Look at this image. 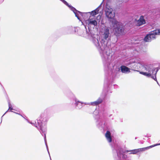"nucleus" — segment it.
<instances>
[{"mask_svg":"<svg viewBox=\"0 0 160 160\" xmlns=\"http://www.w3.org/2000/svg\"><path fill=\"white\" fill-rule=\"evenodd\" d=\"M93 42L98 48L100 49L99 51L100 53L102 54V57L104 58L106 60H108L111 57V53L110 49L107 46V42L102 39L101 42V46L100 45L98 39L96 38L93 39Z\"/></svg>","mask_w":160,"mask_h":160,"instance_id":"nucleus-1","label":"nucleus"},{"mask_svg":"<svg viewBox=\"0 0 160 160\" xmlns=\"http://www.w3.org/2000/svg\"><path fill=\"white\" fill-rule=\"evenodd\" d=\"M158 70L156 71L154 69L151 65H145L141 66V70L140 73L148 77L152 75H155V76H152V78L154 80H156V74Z\"/></svg>","mask_w":160,"mask_h":160,"instance_id":"nucleus-2","label":"nucleus"},{"mask_svg":"<svg viewBox=\"0 0 160 160\" xmlns=\"http://www.w3.org/2000/svg\"><path fill=\"white\" fill-rule=\"evenodd\" d=\"M62 1L64 4L68 6L69 8L74 13L76 17L78 19L81 20V17H82L84 19H86L88 18L87 15L89 14L88 12L82 13L79 11H77L75 8L68 4V2L64 0H60Z\"/></svg>","mask_w":160,"mask_h":160,"instance_id":"nucleus-3","label":"nucleus"},{"mask_svg":"<svg viewBox=\"0 0 160 160\" xmlns=\"http://www.w3.org/2000/svg\"><path fill=\"white\" fill-rule=\"evenodd\" d=\"M112 25L115 34L118 35L122 33L123 28L121 23L118 22L115 19H113L112 21Z\"/></svg>","mask_w":160,"mask_h":160,"instance_id":"nucleus-4","label":"nucleus"},{"mask_svg":"<svg viewBox=\"0 0 160 160\" xmlns=\"http://www.w3.org/2000/svg\"><path fill=\"white\" fill-rule=\"evenodd\" d=\"M142 64L141 60L138 59H134L132 60V62L130 64L129 67L132 69L137 71H139L138 70L141 71V66Z\"/></svg>","mask_w":160,"mask_h":160,"instance_id":"nucleus-5","label":"nucleus"},{"mask_svg":"<svg viewBox=\"0 0 160 160\" xmlns=\"http://www.w3.org/2000/svg\"><path fill=\"white\" fill-rule=\"evenodd\" d=\"M105 14L108 18H112L115 16V13L112 8L108 4H107L104 9Z\"/></svg>","mask_w":160,"mask_h":160,"instance_id":"nucleus-6","label":"nucleus"},{"mask_svg":"<svg viewBox=\"0 0 160 160\" xmlns=\"http://www.w3.org/2000/svg\"><path fill=\"white\" fill-rule=\"evenodd\" d=\"M155 30L152 31L151 33L148 35L144 38V40L146 42L151 41L152 40L155 38Z\"/></svg>","mask_w":160,"mask_h":160,"instance_id":"nucleus-7","label":"nucleus"},{"mask_svg":"<svg viewBox=\"0 0 160 160\" xmlns=\"http://www.w3.org/2000/svg\"><path fill=\"white\" fill-rule=\"evenodd\" d=\"M48 118L46 116H43V117L42 118L41 120L39 119L38 120V123H39L41 121H42L41 123L42 124L41 125L40 124V130L42 132H44L46 131V128L45 126L44 127L42 126V124L43 122H47L48 121Z\"/></svg>","mask_w":160,"mask_h":160,"instance_id":"nucleus-8","label":"nucleus"},{"mask_svg":"<svg viewBox=\"0 0 160 160\" xmlns=\"http://www.w3.org/2000/svg\"><path fill=\"white\" fill-rule=\"evenodd\" d=\"M101 32L102 33V38L106 40L108 38L110 34L109 29L108 28L105 27L103 29H102L101 30Z\"/></svg>","mask_w":160,"mask_h":160,"instance_id":"nucleus-9","label":"nucleus"},{"mask_svg":"<svg viewBox=\"0 0 160 160\" xmlns=\"http://www.w3.org/2000/svg\"><path fill=\"white\" fill-rule=\"evenodd\" d=\"M85 22L87 25L88 26H90L91 25H92L94 26H96L97 25V22L95 19L90 17V18L87 20H85Z\"/></svg>","mask_w":160,"mask_h":160,"instance_id":"nucleus-10","label":"nucleus"},{"mask_svg":"<svg viewBox=\"0 0 160 160\" xmlns=\"http://www.w3.org/2000/svg\"><path fill=\"white\" fill-rule=\"evenodd\" d=\"M103 101V99L101 98H99L97 101L90 103H85V105H89L92 106H96L101 103Z\"/></svg>","mask_w":160,"mask_h":160,"instance_id":"nucleus-11","label":"nucleus"},{"mask_svg":"<svg viewBox=\"0 0 160 160\" xmlns=\"http://www.w3.org/2000/svg\"><path fill=\"white\" fill-rule=\"evenodd\" d=\"M102 3V2L101 3L100 5L95 10L92 11L91 12H88L89 14L92 15L93 16L98 14L99 12V8L101 7V5Z\"/></svg>","mask_w":160,"mask_h":160,"instance_id":"nucleus-12","label":"nucleus"},{"mask_svg":"<svg viewBox=\"0 0 160 160\" xmlns=\"http://www.w3.org/2000/svg\"><path fill=\"white\" fill-rule=\"evenodd\" d=\"M145 23V21L142 16L140 17V18L137 21V24L138 26H140Z\"/></svg>","mask_w":160,"mask_h":160,"instance_id":"nucleus-13","label":"nucleus"},{"mask_svg":"<svg viewBox=\"0 0 160 160\" xmlns=\"http://www.w3.org/2000/svg\"><path fill=\"white\" fill-rule=\"evenodd\" d=\"M121 72L123 73H128L130 72V69L124 66H122L120 67Z\"/></svg>","mask_w":160,"mask_h":160,"instance_id":"nucleus-14","label":"nucleus"},{"mask_svg":"<svg viewBox=\"0 0 160 160\" xmlns=\"http://www.w3.org/2000/svg\"><path fill=\"white\" fill-rule=\"evenodd\" d=\"M105 136L108 141L109 142H111L112 141V139L110 132L109 131H107L105 133Z\"/></svg>","mask_w":160,"mask_h":160,"instance_id":"nucleus-15","label":"nucleus"},{"mask_svg":"<svg viewBox=\"0 0 160 160\" xmlns=\"http://www.w3.org/2000/svg\"><path fill=\"white\" fill-rule=\"evenodd\" d=\"M160 145V144H154V145H151V146H149L148 147H146V148L138 149V150H140V151H139V152H141L142 151H145L147 149H149L151 148H152L155 146H157V145Z\"/></svg>","mask_w":160,"mask_h":160,"instance_id":"nucleus-16","label":"nucleus"},{"mask_svg":"<svg viewBox=\"0 0 160 160\" xmlns=\"http://www.w3.org/2000/svg\"><path fill=\"white\" fill-rule=\"evenodd\" d=\"M86 102H80L78 101L75 100V104L76 105V107L80 109H81L82 107V104H84Z\"/></svg>","mask_w":160,"mask_h":160,"instance_id":"nucleus-17","label":"nucleus"},{"mask_svg":"<svg viewBox=\"0 0 160 160\" xmlns=\"http://www.w3.org/2000/svg\"><path fill=\"white\" fill-rule=\"evenodd\" d=\"M8 107H9V109L3 115L2 117H3L5 114L8 111H9L10 112H13L12 110H13V108L12 107V106L10 102L9 101L8 102Z\"/></svg>","mask_w":160,"mask_h":160,"instance_id":"nucleus-18","label":"nucleus"},{"mask_svg":"<svg viewBox=\"0 0 160 160\" xmlns=\"http://www.w3.org/2000/svg\"><path fill=\"white\" fill-rule=\"evenodd\" d=\"M140 150H138V149H134L131 151H127L126 152H132L130 154H135L137 153L138 152H139Z\"/></svg>","mask_w":160,"mask_h":160,"instance_id":"nucleus-19","label":"nucleus"},{"mask_svg":"<svg viewBox=\"0 0 160 160\" xmlns=\"http://www.w3.org/2000/svg\"><path fill=\"white\" fill-rule=\"evenodd\" d=\"M155 33L157 35H160V29L155 30Z\"/></svg>","mask_w":160,"mask_h":160,"instance_id":"nucleus-20","label":"nucleus"},{"mask_svg":"<svg viewBox=\"0 0 160 160\" xmlns=\"http://www.w3.org/2000/svg\"><path fill=\"white\" fill-rule=\"evenodd\" d=\"M120 157H122V158L124 159H125L127 158V156L123 153H122Z\"/></svg>","mask_w":160,"mask_h":160,"instance_id":"nucleus-21","label":"nucleus"},{"mask_svg":"<svg viewBox=\"0 0 160 160\" xmlns=\"http://www.w3.org/2000/svg\"><path fill=\"white\" fill-rule=\"evenodd\" d=\"M99 113V111L98 110H96L94 112V114L95 115H98Z\"/></svg>","mask_w":160,"mask_h":160,"instance_id":"nucleus-22","label":"nucleus"},{"mask_svg":"<svg viewBox=\"0 0 160 160\" xmlns=\"http://www.w3.org/2000/svg\"><path fill=\"white\" fill-rule=\"evenodd\" d=\"M13 112L14 113H15L16 114H18V115H20L21 116H22V115H20L19 113H17V112Z\"/></svg>","mask_w":160,"mask_h":160,"instance_id":"nucleus-23","label":"nucleus"},{"mask_svg":"<svg viewBox=\"0 0 160 160\" xmlns=\"http://www.w3.org/2000/svg\"><path fill=\"white\" fill-rule=\"evenodd\" d=\"M46 147H47V150H48V153H49V151H48V146H47V143H46Z\"/></svg>","mask_w":160,"mask_h":160,"instance_id":"nucleus-24","label":"nucleus"},{"mask_svg":"<svg viewBox=\"0 0 160 160\" xmlns=\"http://www.w3.org/2000/svg\"><path fill=\"white\" fill-rule=\"evenodd\" d=\"M101 16H100V15H98V18H99V19H100V18H101Z\"/></svg>","mask_w":160,"mask_h":160,"instance_id":"nucleus-25","label":"nucleus"},{"mask_svg":"<svg viewBox=\"0 0 160 160\" xmlns=\"http://www.w3.org/2000/svg\"><path fill=\"white\" fill-rule=\"evenodd\" d=\"M44 139H45V142H46V136H45V137Z\"/></svg>","mask_w":160,"mask_h":160,"instance_id":"nucleus-26","label":"nucleus"},{"mask_svg":"<svg viewBox=\"0 0 160 160\" xmlns=\"http://www.w3.org/2000/svg\"><path fill=\"white\" fill-rule=\"evenodd\" d=\"M70 29H73V28H72V27H70Z\"/></svg>","mask_w":160,"mask_h":160,"instance_id":"nucleus-27","label":"nucleus"},{"mask_svg":"<svg viewBox=\"0 0 160 160\" xmlns=\"http://www.w3.org/2000/svg\"><path fill=\"white\" fill-rule=\"evenodd\" d=\"M117 154H118V156H119V154H118V153H117Z\"/></svg>","mask_w":160,"mask_h":160,"instance_id":"nucleus-28","label":"nucleus"}]
</instances>
